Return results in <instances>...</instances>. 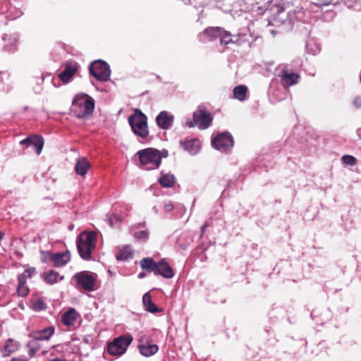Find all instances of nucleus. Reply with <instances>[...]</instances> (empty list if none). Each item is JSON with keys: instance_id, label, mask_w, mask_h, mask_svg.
Returning a JSON list of instances; mask_svg holds the SVG:
<instances>
[{"instance_id": "f257e3e1", "label": "nucleus", "mask_w": 361, "mask_h": 361, "mask_svg": "<svg viewBox=\"0 0 361 361\" xmlns=\"http://www.w3.org/2000/svg\"><path fill=\"white\" fill-rule=\"evenodd\" d=\"M94 109V101L88 94H78L75 96L71 105V111L80 118H87L92 116Z\"/></svg>"}, {"instance_id": "f03ea898", "label": "nucleus", "mask_w": 361, "mask_h": 361, "mask_svg": "<svg viewBox=\"0 0 361 361\" xmlns=\"http://www.w3.org/2000/svg\"><path fill=\"white\" fill-rule=\"evenodd\" d=\"M97 234L94 231H83L77 238V248L80 256L85 260L91 259L95 249Z\"/></svg>"}, {"instance_id": "7ed1b4c3", "label": "nucleus", "mask_w": 361, "mask_h": 361, "mask_svg": "<svg viewBox=\"0 0 361 361\" xmlns=\"http://www.w3.org/2000/svg\"><path fill=\"white\" fill-rule=\"evenodd\" d=\"M140 166L145 170H154L161 164V153L154 148H146L137 152Z\"/></svg>"}, {"instance_id": "20e7f679", "label": "nucleus", "mask_w": 361, "mask_h": 361, "mask_svg": "<svg viewBox=\"0 0 361 361\" xmlns=\"http://www.w3.org/2000/svg\"><path fill=\"white\" fill-rule=\"evenodd\" d=\"M128 123L133 132L138 137L146 139L149 136L147 117L140 109H135L128 118Z\"/></svg>"}, {"instance_id": "39448f33", "label": "nucleus", "mask_w": 361, "mask_h": 361, "mask_svg": "<svg viewBox=\"0 0 361 361\" xmlns=\"http://www.w3.org/2000/svg\"><path fill=\"white\" fill-rule=\"evenodd\" d=\"M96 274L88 271H80L73 276L75 281V287L85 291L91 292L95 290Z\"/></svg>"}, {"instance_id": "423d86ee", "label": "nucleus", "mask_w": 361, "mask_h": 361, "mask_svg": "<svg viewBox=\"0 0 361 361\" xmlns=\"http://www.w3.org/2000/svg\"><path fill=\"white\" fill-rule=\"evenodd\" d=\"M213 116L207 109L200 105L197 109L193 113V123L190 126L194 127L197 126L200 130L208 128L212 123Z\"/></svg>"}, {"instance_id": "0eeeda50", "label": "nucleus", "mask_w": 361, "mask_h": 361, "mask_svg": "<svg viewBox=\"0 0 361 361\" xmlns=\"http://www.w3.org/2000/svg\"><path fill=\"white\" fill-rule=\"evenodd\" d=\"M90 75L97 80L102 82L109 80L111 74V70L107 63L102 60L93 61L90 67Z\"/></svg>"}, {"instance_id": "6e6552de", "label": "nucleus", "mask_w": 361, "mask_h": 361, "mask_svg": "<svg viewBox=\"0 0 361 361\" xmlns=\"http://www.w3.org/2000/svg\"><path fill=\"white\" fill-rule=\"evenodd\" d=\"M133 337L131 336H120L115 338L113 342L109 343L107 351L113 355H123L128 347L132 343Z\"/></svg>"}, {"instance_id": "1a4fd4ad", "label": "nucleus", "mask_w": 361, "mask_h": 361, "mask_svg": "<svg viewBox=\"0 0 361 361\" xmlns=\"http://www.w3.org/2000/svg\"><path fill=\"white\" fill-rule=\"evenodd\" d=\"M212 145L219 151L226 152L233 147V138L229 133L225 132L217 135L212 140Z\"/></svg>"}, {"instance_id": "9d476101", "label": "nucleus", "mask_w": 361, "mask_h": 361, "mask_svg": "<svg viewBox=\"0 0 361 361\" xmlns=\"http://www.w3.org/2000/svg\"><path fill=\"white\" fill-rule=\"evenodd\" d=\"M35 268H29L25 270V271L18 276V286H17V294L20 297H26L29 293L30 289L26 285L27 279L31 278L32 275L35 273Z\"/></svg>"}, {"instance_id": "9b49d317", "label": "nucleus", "mask_w": 361, "mask_h": 361, "mask_svg": "<svg viewBox=\"0 0 361 361\" xmlns=\"http://www.w3.org/2000/svg\"><path fill=\"white\" fill-rule=\"evenodd\" d=\"M78 65L74 61H67L65 63L64 70L59 74V78L61 81L66 83L70 81L73 76L78 71Z\"/></svg>"}, {"instance_id": "f8f14e48", "label": "nucleus", "mask_w": 361, "mask_h": 361, "mask_svg": "<svg viewBox=\"0 0 361 361\" xmlns=\"http://www.w3.org/2000/svg\"><path fill=\"white\" fill-rule=\"evenodd\" d=\"M279 76L281 79V84L286 87L297 84L300 78L299 74L288 73L286 69L281 70Z\"/></svg>"}, {"instance_id": "ddd939ff", "label": "nucleus", "mask_w": 361, "mask_h": 361, "mask_svg": "<svg viewBox=\"0 0 361 361\" xmlns=\"http://www.w3.org/2000/svg\"><path fill=\"white\" fill-rule=\"evenodd\" d=\"M154 274L161 275L166 279H171L174 276V272L169 263L162 259L157 262Z\"/></svg>"}, {"instance_id": "4468645a", "label": "nucleus", "mask_w": 361, "mask_h": 361, "mask_svg": "<svg viewBox=\"0 0 361 361\" xmlns=\"http://www.w3.org/2000/svg\"><path fill=\"white\" fill-rule=\"evenodd\" d=\"M173 116L166 111H161L156 118L157 126L164 130L169 129L173 123Z\"/></svg>"}, {"instance_id": "2eb2a0df", "label": "nucleus", "mask_w": 361, "mask_h": 361, "mask_svg": "<svg viewBox=\"0 0 361 361\" xmlns=\"http://www.w3.org/2000/svg\"><path fill=\"white\" fill-rule=\"evenodd\" d=\"M49 259L54 267H59L66 265L70 261L71 256L68 252L51 253Z\"/></svg>"}, {"instance_id": "dca6fc26", "label": "nucleus", "mask_w": 361, "mask_h": 361, "mask_svg": "<svg viewBox=\"0 0 361 361\" xmlns=\"http://www.w3.org/2000/svg\"><path fill=\"white\" fill-rule=\"evenodd\" d=\"M54 334V328L49 326L42 330L33 331L30 334V337L38 341H47Z\"/></svg>"}, {"instance_id": "f3484780", "label": "nucleus", "mask_w": 361, "mask_h": 361, "mask_svg": "<svg viewBox=\"0 0 361 361\" xmlns=\"http://www.w3.org/2000/svg\"><path fill=\"white\" fill-rule=\"evenodd\" d=\"M180 145L183 149L192 154H197L200 149L201 143L198 139H191L185 141H180Z\"/></svg>"}, {"instance_id": "a211bd4d", "label": "nucleus", "mask_w": 361, "mask_h": 361, "mask_svg": "<svg viewBox=\"0 0 361 361\" xmlns=\"http://www.w3.org/2000/svg\"><path fill=\"white\" fill-rule=\"evenodd\" d=\"M44 281L49 285H54L64 279L63 276H60L59 273L55 270L51 269L42 274Z\"/></svg>"}, {"instance_id": "6ab92c4d", "label": "nucleus", "mask_w": 361, "mask_h": 361, "mask_svg": "<svg viewBox=\"0 0 361 361\" xmlns=\"http://www.w3.org/2000/svg\"><path fill=\"white\" fill-rule=\"evenodd\" d=\"M78 316L79 314L74 308H70L62 315L61 322L64 325L71 326L75 323Z\"/></svg>"}, {"instance_id": "aec40b11", "label": "nucleus", "mask_w": 361, "mask_h": 361, "mask_svg": "<svg viewBox=\"0 0 361 361\" xmlns=\"http://www.w3.org/2000/svg\"><path fill=\"white\" fill-rule=\"evenodd\" d=\"M90 168V163L85 158H82L76 162L75 171L78 175L84 176L87 174Z\"/></svg>"}, {"instance_id": "412c9836", "label": "nucleus", "mask_w": 361, "mask_h": 361, "mask_svg": "<svg viewBox=\"0 0 361 361\" xmlns=\"http://www.w3.org/2000/svg\"><path fill=\"white\" fill-rule=\"evenodd\" d=\"M158 181L163 188H172L176 183V178L171 173H161Z\"/></svg>"}, {"instance_id": "4be33fe9", "label": "nucleus", "mask_w": 361, "mask_h": 361, "mask_svg": "<svg viewBox=\"0 0 361 361\" xmlns=\"http://www.w3.org/2000/svg\"><path fill=\"white\" fill-rule=\"evenodd\" d=\"M142 302L145 310L149 312L156 313L161 311V310L157 307L152 301L151 295L149 293H147L143 295Z\"/></svg>"}, {"instance_id": "5701e85b", "label": "nucleus", "mask_w": 361, "mask_h": 361, "mask_svg": "<svg viewBox=\"0 0 361 361\" xmlns=\"http://www.w3.org/2000/svg\"><path fill=\"white\" fill-rule=\"evenodd\" d=\"M138 348L140 353L145 357H149L154 355L159 350V347L156 344H140L139 345Z\"/></svg>"}, {"instance_id": "b1692460", "label": "nucleus", "mask_w": 361, "mask_h": 361, "mask_svg": "<svg viewBox=\"0 0 361 361\" xmlns=\"http://www.w3.org/2000/svg\"><path fill=\"white\" fill-rule=\"evenodd\" d=\"M157 262H156L151 257L143 258L140 261V267L142 269L147 271L148 272L155 273L157 269Z\"/></svg>"}, {"instance_id": "393cba45", "label": "nucleus", "mask_w": 361, "mask_h": 361, "mask_svg": "<svg viewBox=\"0 0 361 361\" xmlns=\"http://www.w3.org/2000/svg\"><path fill=\"white\" fill-rule=\"evenodd\" d=\"M18 350V343L14 340L9 338L1 350V353L4 357L8 356L11 353H14Z\"/></svg>"}, {"instance_id": "a878e982", "label": "nucleus", "mask_w": 361, "mask_h": 361, "mask_svg": "<svg viewBox=\"0 0 361 361\" xmlns=\"http://www.w3.org/2000/svg\"><path fill=\"white\" fill-rule=\"evenodd\" d=\"M247 87L245 85H240L234 87L233 97L239 101H244L247 97Z\"/></svg>"}, {"instance_id": "bb28decb", "label": "nucleus", "mask_w": 361, "mask_h": 361, "mask_svg": "<svg viewBox=\"0 0 361 361\" xmlns=\"http://www.w3.org/2000/svg\"><path fill=\"white\" fill-rule=\"evenodd\" d=\"M223 32L224 29L220 27H210L204 30V33L212 40L220 37L223 35Z\"/></svg>"}, {"instance_id": "cd10ccee", "label": "nucleus", "mask_w": 361, "mask_h": 361, "mask_svg": "<svg viewBox=\"0 0 361 361\" xmlns=\"http://www.w3.org/2000/svg\"><path fill=\"white\" fill-rule=\"evenodd\" d=\"M133 253L130 246H126L122 248L118 253L116 255V259L118 260H126L130 257H132Z\"/></svg>"}, {"instance_id": "c85d7f7f", "label": "nucleus", "mask_w": 361, "mask_h": 361, "mask_svg": "<svg viewBox=\"0 0 361 361\" xmlns=\"http://www.w3.org/2000/svg\"><path fill=\"white\" fill-rule=\"evenodd\" d=\"M37 341L38 340H35L33 338L27 344V346L29 348V355L30 356H33L40 349V346L37 343Z\"/></svg>"}, {"instance_id": "c756f323", "label": "nucleus", "mask_w": 361, "mask_h": 361, "mask_svg": "<svg viewBox=\"0 0 361 361\" xmlns=\"http://www.w3.org/2000/svg\"><path fill=\"white\" fill-rule=\"evenodd\" d=\"M38 140H32L31 145L34 146L36 149V153L39 154L42 150V147L44 145V140L42 136L37 135Z\"/></svg>"}, {"instance_id": "7c9ffc66", "label": "nucleus", "mask_w": 361, "mask_h": 361, "mask_svg": "<svg viewBox=\"0 0 361 361\" xmlns=\"http://www.w3.org/2000/svg\"><path fill=\"white\" fill-rule=\"evenodd\" d=\"M341 161L343 164L349 166H355L357 164V159L351 155H343L341 157Z\"/></svg>"}, {"instance_id": "2f4dec72", "label": "nucleus", "mask_w": 361, "mask_h": 361, "mask_svg": "<svg viewBox=\"0 0 361 361\" xmlns=\"http://www.w3.org/2000/svg\"><path fill=\"white\" fill-rule=\"evenodd\" d=\"M32 307L35 311H42L46 309L47 306L42 299L38 298L32 304Z\"/></svg>"}, {"instance_id": "473e14b6", "label": "nucleus", "mask_w": 361, "mask_h": 361, "mask_svg": "<svg viewBox=\"0 0 361 361\" xmlns=\"http://www.w3.org/2000/svg\"><path fill=\"white\" fill-rule=\"evenodd\" d=\"M220 42L221 45H228L233 42L231 35L227 31L224 30L223 35L220 37Z\"/></svg>"}, {"instance_id": "72a5a7b5", "label": "nucleus", "mask_w": 361, "mask_h": 361, "mask_svg": "<svg viewBox=\"0 0 361 361\" xmlns=\"http://www.w3.org/2000/svg\"><path fill=\"white\" fill-rule=\"evenodd\" d=\"M32 140H37L38 138L37 137V135H33L28 136L25 139L21 140L20 142V144L23 145L31 146Z\"/></svg>"}, {"instance_id": "f704fd0d", "label": "nucleus", "mask_w": 361, "mask_h": 361, "mask_svg": "<svg viewBox=\"0 0 361 361\" xmlns=\"http://www.w3.org/2000/svg\"><path fill=\"white\" fill-rule=\"evenodd\" d=\"M12 41H13V43L11 47H9L8 45H6V49L8 51H14L16 49L18 39L14 37L12 39Z\"/></svg>"}, {"instance_id": "c9c22d12", "label": "nucleus", "mask_w": 361, "mask_h": 361, "mask_svg": "<svg viewBox=\"0 0 361 361\" xmlns=\"http://www.w3.org/2000/svg\"><path fill=\"white\" fill-rule=\"evenodd\" d=\"M164 209L165 212H169L173 210V204L171 202H164Z\"/></svg>"}, {"instance_id": "e433bc0d", "label": "nucleus", "mask_w": 361, "mask_h": 361, "mask_svg": "<svg viewBox=\"0 0 361 361\" xmlns=\"http://www.w3.org/2000/svg\"><path fill=\"white\" fill-rule=\"evenodd\" d=\"M148 233L145 231H142L135 233V237L137 238H147Z\"/></svg>"}, {"instance_id": "4c0bfd02", "label": "nucleus", "mask_w": 361, "mask_h": 361, "mask_svg": "<svg viewBox=\"0 0 361 361\" xmlns=\"http://www.w3.org/2000/svg\"><path fill=\"white\" fill-rule=\"evenodd\" d=\"M353 104L356 108L361 107V97H355Z\"/></svg>"}, {"instance_id": "58836bf2", "label": "nucleus", "mask_w": 361, "mask_h": 361, "mask_svg": "<svg viewBox=\"0 0 361 361\" xmlns=\"http://www.w3.org/2000/svg\"><path fill=\"white\" fill-rule=\"evenodd\" d=\"M331 1L330 0H321L319 3H315L314 4L317 6H329L330 5Z\"/></svg>"}, {"instance_id": "ea45409f", "label": "nucleus", "mask_w": 361, "mask_h": 361, "mask_svg": "<svg viewBox=\"0 0 361 361\" xmlns=\"http://www.w3.org/2000/svg\"><path fill=\"white\" fill-rule=\"evenodd\" d=\"M114 220L118 221H121L120 216L118 215L115 214L109 218V224L111 225V226H113Z\"/></svg>"}, {"instance_id": "a19ab883", "label": "nucleus", "mask_w": 361, "mask_h": 361, "mask_svg": "<svg viewBox=\"0 0 361 361\" xmlns=\"http://www.w3.org/2000/svg\"><path fill=\"white\" fill-rule=\"evenodd\" d=\"M160 153H161V159L162 157H166L168 156V151L166 149L162 150L161 152H160Z\"/></svg>"}, {"instance_id": "79ce46f5", "label": "nucleus", "mask_w": 361, "mask_h": 361, "mask_svg": "<svg viewBox=\"0 0 361 361\" xmlns=\"http://www.w3.org/2000/svg\"><path fill=\"white\" fill-rule=\"evenodd\" d=\"M206 227H207V225H206V224H204V225L202 227V233H204V232Z\"/></svg>"}, {"instance_id": "37998d69", "label": "nucleus", "mask_w": 361, "mask_h": 361, "mask_svg": "<svg viewBox=\"0 0 361 361\" xmlns=\"http://www.w3.org/2000/svg\"><path fill=\"white\" fill-rule=\"evenodd\" d=\"M4 233H2L1 231H0V240H2L3 237H4Z\"/></svg>"}, {"instance_id": "c03bdc74", "label": "nucleus", "mask_w": 361, "mask_h": 361, "mask_svg": "<svg viewBox=\"0 0 361 361\" xmlns=\"http://www.w3.org/2000/svg\"><path fill=\"white\" fill-rule=\"evenodd\" d=\"M12 361H23V360H21V359L13 358V359H12Z\"/></svg>"}, {"instance_id": "a18cd8bd", "label": "nucleus", "mask_w": 361, "mask_h": 361, "mask_svg": "<svg viewBox=\"0 0 361 361\" xmlns=\"http://www.w3.org/2000/svg\"><path fill=\"white\" fill-rule=\"evenodd\" d=\"M145 274H139V277L140 278H142V277H144Z\"/></svg>"}, {"instance_id": "49530a36", "label": "nucleus", "mask_w": 361, "mask_h": 361, "mask_svg": "<svg viewBox=\"0 0 361 361\" xmlns=\"http://www.w3.org/2000/svg\"><path fill=\"white\" fill-rule=\"evenodd\" d=\"M357 133H358L359 135H360V133H361V128L358 129Z\"/></svg>"}, {"instance_id": "de8ad7c7", "label": "nucleus", "mask_w": 361, "mask_h": 361, "mask_svg": "<svg viewBox=\"0 0 361 361\" xmlns=\"http://www.w3.org/2000/svg\"><path fill=\"white\" fill-rule=\"evenodd\" d=\"M20 307H21V309L24 308L23 305H20Z\"/></svg>"}, {"instance_id": "09e8293b", "label": "nucleus", "mask_w": 361, "mask_h": 361, "mask_svg": "<svg viewBox=\"0 0 361 361\" xmlns=\"http://www.w3.org/2000/svg\"><path fill=\"white\" fill-rule=\"evenodd\" d=\"M360 82H361V75H360Z\"/></svg>"}]
</instances>
